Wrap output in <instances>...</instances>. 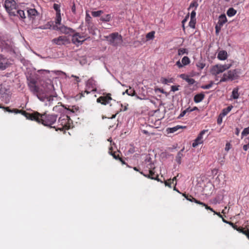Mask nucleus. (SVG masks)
Listing matches in <instances>:
<instances>
[{"mask_svg":"<svg viewBox=\"0 0 249 249\" xmlns=\"http://www.w3.org/2000/svg\"><path fill=\"white\" fill-rule=\"evenodd\" d=\"M67 107L62 105H58L53 107V110L54 111L59 112L62 114H65L66 112Z\"/></svg>","mask_w":249,"mask_h":249,"instance_id":"nucleus-17","label":"nucleus"},{"mask_svg":"<svg viewBox=\"0 0 249 249\" xmlns=\"http://www.w3.org/2000/svg\"><path fill=\"white\" fill-rule=\"evenodd\" d=\"M88 38V35L85 33L80 34L74 31L72 36L71 41L73 44L78 46L81 45Z\"/></svg>","mask_w":249,"mask_h":249,"instance_id":"nucleus-5","label":"nucleus"},{"mask_svg":"<svg viewBox=\"0 0 249 249\" xmlns=\"http://www.w3.org/2000/svg\"><path fill=\"white\" fill-rule=\"evenodd\" d=\"M71 11L73 14H76V7L75 4L73 3L72 5L71 6Z\"/></svg>","mask_w":249,"mask_h":249,"instance_id":"nucleus-51","label":"nucleus"},{"mask_svg":"<svg viewBox=\"0 0 249 249\" xmlns=\"http://www.w3.org/2000/svg\"><path fill=\"white\" fill-rule=\"evenodd\" d=\"M118 160H119L123 164H126L125 162L122 158H120Z\"/></svg>","mask_w":249,"mask_h":249,"instance_id":"nucleus-61","label":"nucleus"},{"mask_svg":"<svg viewBox=\"0 0 249 249\" xmlns=\"http://www.w3.org/2000/svg\"><path fill=\"white\" fill-rule=\"evenodd\" d=\"M155 32L154 31H151L147 33L146 35V38L147 40L153 39L155 37Z\"/></svg>","mask_w":249,"mask_h":249,"instance_id":"nucleus-31","label":"nucleus"},{"mask_svg":"<svg viewBox=\"0 0 249 249\" xmlns=\"http://www.w3.org/2000/svg\"><path fill=\"white\" fill-rule=\"evenodd\" d=\"M58 29L61 33L66 35H71V34H73L75 31V30L72 28L68 27L65 25H62L60 26L58 28Z\"/></svg>","mask_w":249,"mask_h":249,"instance_id":"nucleus-16","label":"nucleus"},{"mask_svg":"<svg viewBox=\"0 0 249 249\" xmlns=\"http://www.w3.org/2000/svg\"><path fill=\"white\" fill-rule=\"evenodd\" d=\"M231 144L229 142H227L226 144L225 150L228 151L230 149Z\"/></svg>","mask_w":249,"mask_h":249,"instance_id":"nucleus-56","label":"nucleus"},{"mask_svg":"<svg viewBox=\"0 0 249 249\" xmlns=\"http://www.w3.org/2000/svg\"><path fill=\"white\" fill-rule=\"evenodd\" d=\"M196 13L195 10L192 11L191 13V18L196 19Z\"/></svg>","mask_w":249,"mask_h":249,"instance_id":"nucleus-50","label":"nucleus"},{"mask_svg":"<svg viewBox=\"0 0 249 249\" xmlns=\"http://www.w3.org/2000/svg\"><path fill=\"white\" fill-rule=\"evenodd\" d=\"M227 21V18L225 14L221 15L219 17V20L218 21V23L220 25L223 26L224 24H225Z\"/></svg>","mask_w":249,"mask_h":249,"instance_id":"nucleus-24","label":"nucleus"},{"mask_svg":"<svg viewBox=\"0 0 249 249\" xmlns=\"http://www.w3.org/2000/svg\"><path fill=\"white\" fill-rule=\"evenodd\" d=\"M246 143H247V144L244 145L243 146V149L244 151H247L248 149L249 148V137L245 139Z\"/></svg>","mask_w":249,"mask_h":249,"instance_id":"nucleus-37","label":"nucleus"},{"mask_svg":"<svg viewBox=\"0 0 249 249\" xmlns=\"http://www.w3.org/2000/svg\"><path fill=\"white\" fill-rule=\"evenodd\" d=\"M236 13V10H235L233 8H230L227 12V14L228 17H231L234 16Z\"/></svg>","mask_w":249,"mask_h":249,"instance_id":"nucleus-26","label":"nucleus"},{"mask_svg":"<svg viewBox=\"0 0 249 249\" xmlns=\"http://www.w3.org/2000/svg\"><path fill=\"white\" fill-rule=\"evenodd\" d=\"M111 94L110 93L103 94L102 96H100L97 99V102L100 103L103 105H107L110 103V101L112 100V98L111 97Z\"/></svg>","mask_w":249,"mask_h":249,"instance_id":"nucleus-9","label":"nucleus"},{"mask_svg":"<svg viewBox=\"0 0 249 249\" xmlns=\"http://www.w3.org/2000/svg\"><path fill=\"white\" fill-rule=\"evenodd\" d=\"M164 183H165V186H167L171 188L172 187L171 184H172V183H173L172 182L171 179H170L168 180L167 181H165Z\"/></svg>","mask_w":249,"mask_h":249,"instance_id":"nucleus-46","label":"nucleus"},{"mask_svg":"<svg viewBox=\"0 0 249 249\" xmlns=\"http://www.w3.org/2000/svg\"><path fill=\"white\" fill-rule=\"evenodd\" d=\"M71 77H74L75 78V80L76 81L77 83H79L80 82V79L79 77L72 75Z\"/></svg>","mask_w":249,"mask_h":249,"instance_id":"nucleus-57","label":"nucleus"},{"mask_svg":"<svg viewBox=\"0 0 249 249\" xmlns=\"http://www.w3.org/2000/svg\"><path fill=\"white\" fill-rule=\"evenodd\" d=\"M184 150V148H183L178 152L176 157V160L178 164H180L181 162V159L183 157V152Z\"/></svg>","mask_w":249,"mask_h":249,"instance_id":"nucleus-20","label":"nucleus"},{"mask_svg":"<svg viewBox=\"0 0 249 249\" xmlns=\"http://www.w3.org/2000/svg\"><path fill=\"white\" fill-rule=\"evenodd\" d=\"M118 160H119L123 164H126L125 162L122 158H120Z\"/></svg>","mask_w":249,"mask_h":249,"instance_id":"nucleus-62","label":"nucleus"},{"mask_svg":"<svg viewBox=\"0 0 249 249\" xmlns=\"http://www.w3.org/2000/svg\"><path fill=\"white\" fill-rule=\"evenodd\" d=\"M205 95L203 93H201L196 95L194 97V100L195 103H199L201 102L204 98Z\"/></svg>","mask_w":249,"mask_h":249,"instance_id":"nucleus-21","label":"nucleus"},{"mask_svg":"<svg viewBox=\"0 0 249 249\" xmlns=\"http://www.w3.org/2000/svg\"><path fill=\"white\" fill-rule=\"evenodd\" d=\"M189 76L187 75H186L185 74H181L180 75V77L185 81H186V79H187V78Z\"/></svg>","mask_w":249,"mask_h":249,"instance_id":"nucleus-54","label":"nucleus"},{"mask_svg":"<svg viewBox=\"0 0 249 249\" xmlns=\"http://www.w3.org/2000/svg\"><path fill=\"white\" fill-rule=\"evenodd\" d=\"M53 8L57 11V12H60L59 5H58L57 4H53Z\"/></svg>","mask_w":249,"mask_h":249,"instance_id":"nucleus-52","label":"nucleus"},{"mask_svg":"<svg viewBox=\"0 0 249 249\" xmlns=\"http://www.w3.org/2000/svg\"><path fill=\"white\" fill-rule=\"evenodd\" d=\"M93 81L91 80H89L87 82V85H91L92 84Z\"/></svg>","mask_w":249,"mask_h":249,"instance_id":"nucleus-60","label":"nucleus"},{"mask_svg":"<svg viewBox=\"0 0 249 249\" xmlns=\"http://www.w3.org/2000/svg\"><path fill=\"white\" fill-rule=\"evenodd\" d=\"M198 4L197 3V2L196 1H193L190 5L189 10L191 9L192 7H195V9H196V8L198 7Z\"/></svg>","mask_w":249,"mask_h":249,"instance_id":"nucleus-40","label":"nucleus"},{"mask_svg":"<svg viewBox=\"0 0 249 249\" xmlns=\"http://www.w3.org/2000/svg\"><path fill=\"white\" fill-rule=\"evenodd\" d=\"M6 68V65H5L2 62H0V70H4Z\"/></svg>","mask_w":249,"mask_h":249,"instance_id":"nucleus-53","label":"nucleus"},{"mask_svg":"<svg viewBox=\"0 0 249 249\" xmlns=\"http://www.w3.org/2000/svg\"><path fill=\"white\" fill-rule=\"evenodd\" d=\"M196 66L200 70H201L205 67V64L201 62H198L196 63Z\"/></svg>","mask_w":249,"mask_h":249,"instance_id":"nucleus-39","label":"nucleus"},{"mask_svg":"<svg viewBox=\"0 0 249 249\" xmlns=\"http://www.w3.org/2000/svg\"><path fill=\"white\" fill-rule=\"evenodd\" d=\"M189 18V15H188L182 21V24H184V23L187 21L188 18Z\"/></svg>","mask_w":249,"mask_h":249,"instance_id":"nucleus-58","label":"nucleus"},{"mask_svg":"<svg viewBox=\"0 0 249 249\" xmlns=\"http://www.w3.org/2000/svg\"><path fill=\"white\" fill-rule=\"evenodd\" d=\"M85 93H86L87 94H89V93H90V92L87 91V90H86L85 91H84V93L83 92H81V96L84 97V94Z\"/></svg>","mask_w":249,"mask_h":249,"instance_id":"nucleus-59","label":"nucleus"},{"mask_svg":"<svg viewBox=\"0 0 249 249\" xmlns=\"http://www.w3.org/2000/svg\"><path fill=\"white\" fill-rule=\"evenodd\" d=\"M52 42L58 45H65L69 43V38L66 36H59L57 38H54L52 40Z\"/></svg>","mask_w":249,"mask_h":249,"instance_id":"nucleus-11","label":"nucleus"},{"mask_svg":"<svg viewBox=\"0 0 249 249\" xmlns=\"http://www.w3.org/2000/svg\"><path fill=\"white\" fill-rule=\"evenodd\" d=\"M133 169L136 171H138V172H139L140 173L141 171H140L139 169L138 168L136 167H133Z\"/></svg>","mask_w":249,"mask_h":249,"instance_id":"nucleus-64","label":"nucleus"},{"mask_svg":"<svg viewBox=\"0 0 249 249\" xmlns=\"http://www.w3.org/2000/svg\"><path fill=\"white\" fill-rule=\"evenodd\" d=\"M189 108H187V109H186L184 110L183 111H182V112L180 114V115H179V117H183V116L185 115V114L186 113V112L189 111Z\"/></svg>","mask_w":249,"mask_h":249,"instance_id":"nucleus-48","label":"nucleus"},{"mask_svg":"<svg viewBox=\"0 0 249 249\" xmlns=\"http://www.w3.org/2000/svg\"><path fill=\"white\" fill-rule=\"evenodd\" d=\"M106 38L109 44L115 47L120 45L123 41L122 36L117 32L109 34Z\"/></svg>","mask_w":249,"mask_h":249,"instance_id":"nucleus-4","label":"nucleus"},{"mask_svg":"<svg viewBox=\"0 0 249 249\" xmlns=\"http://www.w3.org/2000/svg\"><path fill=\"white\" fill-rule=\"evenodd\" d=\"M77 112H79V107L73 106L71 107H69L68 108H67L65 114L69 113V116H70L71 113H76Z\"/></svg>","mask_w":249,"mask_h":249,"instance_id":"nucleus-18","label":"nucleus"},{"mask_svg":"<svg viewBox=\"0 0 249 249\" xmlns=\"http://www.w3.org/2000/svg\"><path fill=\"white\" fill-rule=\"evenodd\" d=\"M72 121L69 116V113L61 114L58 121V125L55 130L63 131L68 130L72 126Z\"/></svg>","mask_w":249,"mask_h":249,"instance_id":"nucleus-3","label":"nucleus"},{"mask_svg":"<svg viewBox=\"0 0 249 249\" xmlns=\"http://www.w3.org/2000/svg\"><path fill=\"white\" fill-rule=\"evenodd\" d=\"M111 15L107 14L104 16H102L100 18V20L102 21H109L111 19Z\"/></svg>","mask_w":249,"mask_h":249,"instance_id":"nucleus-32","label":"nucleus"},{"mask_svg":"<svg viewBox=\"0 0 249 249\" xmlns=\"http://www.w3.org/2000/svg\"><path fill=\"white\" fill-rule=\"evenodd\" d=\"M196 19L191 18L190 21L189 23V25L191 28L195 29L196 28Z\"/></svg>","mask_w":249,"mask_h":249,"instance_id":"nucleus-36","label":"nucleus"},{"mask_svg":"<svg viewBox=\"0 0 249 249\" xmlns=\"http://www.w3.org/2000/svg\"><path fill=\"white\" fill-rule=\"evenodd\" d=\"M186 81L190 85H193L196 82L195 79L189 78V77L186 79Z\"/></svg>","mask_w":249,"mask_h":249,"instance_id":"nucleus-42","label":"nucleus"},{"mask_svg":"<svg viewBox=\"0 0 249 249\" xmlns=\"http://www.w3.org/2000/svg\"><path fill=\"white\" fill-rule=\"evenodd\" d=\"M4 7L11 16L15 15V11L18 9L17 3L14 0H6L4 2Z\"/></svg>","mask_w":249,"mask_h":249,"instance_id":"nucleus-8","label":"nucleus"},{"mask_svg":"<svg viewBox=\"0 0 249 249\" xmlns=\"http://www.w3.org/2000/svg\"><path fill=\"white\" fill-rule=\"evenodd\" d=\"M213 84V81H211L209 84L203 85L201 86V88L203 89H210Z\"/></svg>","mask_w":249,"mask_h":249,"instance_id":"nucleus-38","label":"nucleus"},{"mask_svg":"<svg viewBox=\"0 0 249 249\" xmlns=\"http://www.w3.org/2000/svg\"><path fill=\"white\" fill-rule=\"evenodd\" d=\"M125 92L129 96H133L135 95L136 92L134 89H132L130 87L129 89H126Z\"/></svg>","mask_w":249,"mask_h":249,"instance_id":"nucleus-34","label":"nucleus"},{"mask_svg":"<svg viewBox=\"0 0 249 249\" xmlns=\"http://www.w3.org/2000/svg\"><path fill=\"white\" fill-rule=\"evenodd\" d=\"M179 86H172L171 87V90L173 91H176L178 90Z\"/></svg>","mask_w":249,"mask_h":249,"instance_id":"nucleus-49","label":"nucleus"},{"mask_svg":"<svg viewBox=\"0 0 249 249\" xmlns=\"http://www.w3.org/2000/svg\"><path fill=\"white\" fill-rule=\"evenodd\" d=\"M28 119L32 121H35L38 123H41L43 125L49 127L54 128L55 129V126H53L57 119V115L53 114H47L46 112L43 113H40L37 111H35L32 113L27 114Z\"/></svg>","mask_w":249,"mask_h":249,"instance_id":"nucleus-1","label":"nucleus"},{"mask_svg":"<svg viewBox=\"0 0 249 249\" xmlns=\"http://www.w3.org/2000/svg\"><path fill=\"white\" fill-rule=\"evenodd\" d=\"M57 18H56V24H60V22H61V17H60V13H57Z\"/></svg>","mask_w":249,"mask_h":249,"instance_id":"nucleus-47","label":"nucleus"},{"mask_svg":"<svg viewBox=\"0 0 249 249\" xmlns=\"http://www.w3.org/2000/svg\"><path fill=\"white\" fill-rule=\"evenodd\" d=\"M154 169V167L153 168V164H150L148 174H145L143 172H140V174L147 178L159 181L158 175H155V172L153 171Z\"/></svg>","mask_w":249,"mask_h":249,"instance_id":"nucleus-12","label":"nucleus"},{"mask_svg":"<svg viewBox=\"0 0 249 249\" xmlns=\"http://www.w3.org/2000/svg\"><path fill=\"white\" fill-rule=\"evenodd\" d=\"M182 195H183V196H184L185 197V198L187 200H188L191 202H194L196 203V204L201 205L202 206L205 207V209L207 210L212 211V210L211 209V208L210 206H208L205 203L196 199L195 198L193 197L192 196L189 195H186L185 194H183Z\"/></svg>","mask_w":249,"mask_h":249,"instance_id":"nucleus-10","label":"nucleus"},{"mask_svg":"<svg viewBox=\"0 0 249 249\" xmlns=\"http://www.w3.org/2000/svg\"><path fill=\"white\" fill-rule=\"evenodd\" d=\"M103 13V11L102 10H99L97 11H92L91 12V15L94 17H98L101 16Z\"/></svg>","mask_w":249,"mask_h":249,"instance_id":"nucleus-35","label":"nucleus"},{"mask_svg":"<svg viewBox=\"0 0 249 249\" xmlns=\"http://www.w3.org/2000/svg\"><path fill=\"white\" fill-rule=\"evenodd\" d=\"M36 82L34 80L30 81L28 84L30 90L34 94L36 95L37 98L42 101H44L46 99L48 101H50L52 98L51 96H48L46 91L36 85Z\"/></svg>","mask_w":249,"mask_h":249,"instance_id":"nucleus-2","label":"nucleus"},{"mask_svg":"<svg viewBox=\"0 0 249 249\" xmlns=\"http://www.w3.org/2000/svg\"><path fill=\"white\" fill-rule=\"evenodd\" d=\"M232 108V106H229L227 107L224 108L220 114L224 117L226 115H227L231 111V110Z\"/></svg>","mask_w":249,"mask_h":249,"instance_id":"nucleus-25","label":"nucleus"},{"mask_svg":"<svg viewBox=\"0 0 249 249\" xmlns=\"http://www.w3.org/2000/svg\"><path fill=\"white\" fill-rule=\"evenodd\" d=\"M231 66V64H227L224 65L216 64L213 66L210 71V72L212 75H217L227 70L230 69Z\"/></svg>","mask_w":249,"mask_h":249,"instance_id":"nucleus-6","label":"nucleus"},{"mask_svg":"<svg viewBox=\"0 0 249 249\" xmlns=\"http://www.w3.org/2000/svg\"><path fill=\"white\" fill-rule=\"evenodd\" d=\"M246 234H245L248 238L249 239V230H247V231L246 232Z\"/></svg>","mask_w":249,"mask_h":249,"instance_id":"nucleus-63","label":"nucleus"},{"mask_svg":"<svg viewBox=\"0 0 249 249\" xmlns=\"http://www.w3.org/2000/svg\"><path fill=\"white\" fill-rule=\"evenodd\" d=\"M239 96V93H238V88H234L232 90V94L231 97L234 99H237L238 98Z\"/></svg>","mask_w":249,"mask_h":249,"instance_id":"nucleus-28","label":"nucleus"},{"mask_svg":"<svg viewBox=\"0 0 249 249\" xmlns=\"http://www.w3.org/2000/svg\"><path fill=\"white\" fill-rule=\"evenodd\" d=\"M238 77L237 70L229 71L227 73H224L223 76L220 80L219 83L227 81L228 80H233Z\"/></svg>","mask_w":249,"mask_h":249,"instance_id":"nucleus-7","label":"nucleus"},{"mask_svg":"<svg viewBox=\"0 0 249 249\" xmlns=\"http://www.w3.org/2000/svg\"><path fill=\"white\" fill-rule=\"evenodd\" d=\"M224 117L221 116L220 114L219 115L218 117V118H217V123L218 124H221V123H222V121H223V118Z\"/></svg>","mask_w":249,"mask_h":249,"instance_id":"nucleus-45","label":"nucleus"},{"mask_svg":"<svg viewBox=\"0 0 249 249\" xmlns=\"http://www.w3.org/2000/svg\"><path fill=\"white\" fill-rule=\"evenodd\" d=\"M227 56L228 54L226 51H220L218 53L217 58L220 60H224L227 59Z\"/></svg>","mask_w":249,"mask_h":249,"instance_id":"nucleus-19","label":"nucleus"},{"mask_svg":"<svg viewBox=\"0 0 249 249\" xmlns=\"http://www.w3.org/2000/svg\"><path fill=\"white\" fill-rule=\"evenodd\" d=\"M249 134V126L248 127L245 128L242 132L241 135L242 136H245Z\"/></svg>","mask_w":249,"mask_h":249,"instance_id":"nucleus-41","label":"nucleus"},{"mask_svg":"<svg viewBox=\"0 0 249 249\" xmlns=\"http://www.w3.org/2000/svg\"><path fill=\"white\" fill-rule=\"evenodd\" d=\"M161 81L163 84H167L168 83L173 82V79L172 78L169 79L162 78L161 79Z\"/></svg>","mask_w":249,"mask_h":249,"instance_id":"nucleus-33","label":"nucleus"},{"mask_svg":"<svg viewBox=\"0 0 249 249\" xmlns=\"http://www.w3.org/2000/svg\"><path fill=\"white\" fill-rule=\"evenodd\" d=\"M1 108H2L5 111L8 112L9 113H15L16 114L17 113H21L22 115L24 116L27 119L28 118V112H27L26 111L22 110H19L18 109H11L9 107H5L2 106V107Z\"/></svg>","mask_w":249,"mask_h":249,"instance_id":"nucleus-13","label":"nucleus"},{"mask_svg":"<svg viewBox=\"0 0 249 249\" xmlns=\"http://www.w3.org/2000/svg\"><path fill=\"white\" fill-rule=\"evenodd\" d=\"M211 209L212 210V211H211V212H213L214 213V214H216L217 215H218L219 217H221V218H222V215L220 213H217L215 211H214L213 208H211Z\"/></svg>","mask_w":249,"mask_h":249,"instance_id":"nucleus-55","label":"nucleus"},{"mask_svg":"<svg viewBox=\"0 0 249 249\" xmlns=\"http://www.w3.org/2000/svg\"><path fill=\"white\" fill-rule=\"evenodd\" d=\"M207 130H203L201 131L200 133L198 135L197 138L194 140V142L192 143V146L193 147H196L199 144H200L203 143V136L206 133Z\"/></svg>","mask_w":249,"mask_h":249,"instance_id":"nucleus-14","label":"nucleus"},{"mask_svg":"<svg viewBox=\"0 0 249 249\" xmlns=\"http://www.w3.org/2000/svg\"><path fill=\"white\" fill-rule=\"evenodd\" d=\"M110 154L113 156L115 160H119L121 157H120V152L117 151H109Z\"/></svg>","mask_w":249,"mask_h":249,"instance_id":"nucleus-29","label":"nucleus"},{"mask_svg":"<svg viewBox=\"0 0 249 249\" xmlns=\"http://www.w3.org/2000/svg\"><path fill=\"white\" fill-rule=\"evenodd\" d=\"M37 11L35 9H30L27 10L28 17L33 18L37 14Z\"/></svg>","mask_w":249,"mask_h":249,"instance_id":"nucleus-27","label":"nucleus"},{"mask_svg":"<svg viewBox=\"0 0 249 249\" xmlns=\"http://www.w3.org/2000/svg\"><path fill=\"white\" fill-rule=\"evenodd\" d=\"M12 16L19 17L21 18H25L24 12L23 10H18V9H17L15 11V15H12Z\"/></svg>","mask_w":249,"mask_h":249,"instance_id":"nucleus-23","label":"nucleus"},{"mask_svg":"<svg viewBox=\"0 0 249 249\" xmlns=\"http://www.w3.org/2000/svg\"><path fill=\"white\" fill-rule=\"evenodd\" d=\"M182 128H183V126H182L177 125L173 127L167 128L166 129V131L168 133H172L175 132L176 131L178 130L179 129Z\"/></svg>","mask_w":249,"mask_h":249,"instance_id":"nucleus-22","label":"nucleus"},{"mask_svg":"<svg viewBox=\"0 0 249 249\" xmlns=\"http://www.w3.org/2000/svg\"><path fill=\"white\" fill-rule=\"evenodd\" d=\"M188 51L185 48H179L178 51V54L179 56L183 55L184 54H188Z\"/></svg>","mask_w":249,"mask_h":249,"instance_id":"nucleus-30","label":"nucleus"},{"mask_svg":"<svg viewBox=\"0 0 249 249\" xmlns=\"http://www.w3.org/2000/svg\"><path fill=\"white\" fill-rule=\"evenodd\" d=\"M190 63V59L188 56H184L181 60V62L180 60L178 61L176 65L179 68H182L183 67L186 66Z\"/></svg>","mask_w":249,"mask_h":249,"instance_id":"nucleus-15","label":"nucleus"},{"mask_svg":"<svg viewBox=\"0 0 249 249\" xmlns=\"http://www.w3.org/2000/svg\"><path fill=\"white\" fill-rule=\"evenodd\" d=\"M237 231L243 233L244 234H246V232L247 231V230H245L242 227H238Z\"/></svg>","mask_w":249,"mask_h":249,"instance_id":"nucleus-44","label":"nucleus"},{"mask_svg":"<svg viewBox=\"0 0 249 249\" xmlns=\"http://www.w3.org/2000/svg\"><path fill=\"white\" fill-rule=\"evenodd\" d=\"M222 26H223L220 25V24L218 23H217L215 27V32L216 34H218L219 33Z\"/></svg>","mask_w":249,"mask_h":249,"instance_id":"nucleus-43","label":"nucleus"}]
</instances>
